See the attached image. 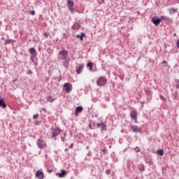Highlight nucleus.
Instances as JSON below:
<instances>
[{
  "label": "nucleus",
  "instance_id": "obj_34",
  "mask_svg": "<svg viewBox=\"0 0 179 179\" xmlns=\"http://www.w3.org/2000/svg\"><path fill=\"white\" fill-rule=\"evenodd\" d=\"M80 37H82V36L81 35H77V38H80Z\"/></svg>",
  "mask_w": 179,
  "mask_h": 179
},
{
  "label": "nucleus",
  "instance_id": "obj_32",
  "mask_svg": "<svg viewBox=\"0 0 179 179\" xmlns=\"http://www.w3.org/2000/svg\"><path fill=\"white\" fill-rule=\"evenodd\" d=\"M102 152H103V153H106L107 152V150L103 149V150H102Z\"/></svg>",
  "mask_w": 179,
  "mask_h": 179
},
{
  "label": "nucleus",
  "instance_id": "obj_6",
  "mask_svg": "<svg viewBox=\"0 0 179 179\" xmlns=\"http://www.w3.org/2000/svg\"><path fill=\"white\" fill-rule=\"evenodd\" d=\"M36 176L37 177V178L38 179H43L44 178V174L43 173L42 171H38L36 173Z\"/></svg>",
  "mask_w": 179,
  "mask_h": 179
},
{
  "label": "nucleus",
  "instance_id": "obj_43",
  "mask_svg": "<svg viewBox=\"0 0 179 179\" xmlns=\"http://www.w3.org/2000/svg\"><path fill=\"white\" fill-rule=\"evenodd\" d=\"M141 103H142V104H145V101H143V102H141Z\"/></svg>",
  "mask_w": 179,
  "mask_h": 179
},
{
  "label": "nucleus",
  "instance_id": "obj_8",
  "mask_svg": "<svg viewBox=\"0 0 179 179\" xmlns=\"http://www.w3.org/2000/svg\"><path fill=\"white\" fill-rule=\"evenodd\" d=\"M59 134H61V129H55L52 132V137L57 136V135H59Z\"/></svg>",
  "mask_w": 179,
  "mask_h": 179
},
{
  "label": "nucleus",
  "instance_id": "obj_39",
  "mask_svg": "<svg viewBox=\"0 0 179 179\" xmlns=\"http://www.w3.org/2000/svg\"><path fill=\"white\" fill-rule=\"evenodd\" d=\"M71 148H73V144H71L70 146Z\"/></svg>",
  "mask_w": 179,
  "mask_h": 179
},
{
  "label": "nucleus",
  "instance_id": "obj_25",
  "mask_svg": "<svg viewBox=\"0 0 179 179\" xmlns=\"http://www.w3.org/2000/svg\"><path fill=\"white\" fill-rule=\"evenodd\" d=\"M44 36H45V37H48V36H50V34L48 32H45L44 34Z\"/></svg>",
  "mask_w": 179,
  "mask_h": 179
},
{
  "label": "nucleus",
  "instance_id": "obj_11",
  "mask_svg": "<svg viewBox=\"0 0 179 179\" xmlns=\"http://www.w3.org/2000/svg\"><path fill=\"white\" fill-rule=\"evenodd\" d=\"M29 52L32 55V57H36V55H37V52H36V50L33 48L29 49Z\"/></svg>",
  "mask_w": 179,
  "mask_h": 179
},
{
  "label": "nucleus",
  "instance_id": "obj_15",
  "mask_svg": "<svg viewBox=\"0 0 179 179\" xmlns=\"http://www.w3.org/2000/svg\"><path fill=\"white\" fill-rule=\"evenodd\" d=\"M0 107H3V108H6V103L3 101V99L0 100Z\"/></svg>",
  "mask_w": 179,
  "mask_h": 179
},
{
  "label": "nucleus",
  "instance_id": "obj_5",
  "mask_svg": "<svg viewBox=\"0 0 179 179\" xmlns=\"http://www.w3.org/2000/svg\"><path fill=\"white\" fill-rule=\"evenodd\" d=\"M37 145L40 149H43L45 146V142L42 139H38L37 141Z\"/></svg>",
  "mask_w": 179,
  "mask_h": 179
},
{
  "label": "nucleus",
  "instance_id": "obj_18",
  "mask_svg": "<svg viewBox=\"0 0 179 179\" xmlns=\"http://www.w3.org/2000/svg\"><path fill=\"white\" fill-rule=\"evenodd\" d=\"M157 152L159 156H163V155H164V151L163 150H159Z\"/></svg>",
  "mask_w": 179,
  "mask_h": 179
},
{
  "label": "nucleus",
  "instance_id": "obj_20",
  "mask_svg": "<svg viewBox=\"0 0 179 179\" xmlns=\"http://www.w3.org/2000/svg\"><path fill=\"white\" fill-rule=\"evenodd\" d=\"M171 9H172V11L175 12L176 13H177V12L178 11V9L177 8H172Z\"/></svg>",
  "mask_w": 179,
  "mask_h": 179
},
{
  "label": "nucleus",
  "instance_id": "obj_29",
  "mask_svg": "<svg viewBox=\"0 0 179 179\" xmlns=\"http://www.w3.org/2000/svg\"><path fill=\"white\" fill-rule=\"evenodd\" d=\"M27 73H28V75H31L33 73L31 72V70H29V71H28Z\"/></svg>",
  "mask_w": 179,
  "mask_h": 179
},
{
  "label": "nucleus",
  "instance_id": "obj_14",
  "mask_svg": "<svg viewBox=\"0 0 179 179\" xmlns=\"http://www.w3.org/2000/svg\"><path fill=\"white\" fill-rule=\"evenodd\" d=\"M97 127H98V128H101V131H104L106 129V126L103 123L98 124Z\"/></svg>",
  "mask_w": 179,
  "mask_h": 179
},
{
  "label": "nucleus",
  "instance_id": "obj_23",
  "mask_svg": "<svg viewBox=\"0 0 179 179\" xmlns=\"http://www.w3.org/2000/svg\"><path fill=\"white\" fill-rule=\"evenodd\" d=\"M33 118H34V120H37V118H38V115H34L33 116Z\"/></svg>",
  "mask_w": 179,
  "mask_h": 179
},
{
  "label": "nucleus",
  "instance_id": "obj_35",
  "mask_svg": "<svg viewBox=\"0 0 179 179\" xmlns=\"http://www.w3.org/2000/svg\"><path fill=\"white\" fill-rule=\"evenodd\" d=\"M16 80H17V78L13 80V83H15V82H16Z\"/></svg>",
  "mask_w": 179,
  "mask_h": 179
},
{
  "label": "nucleus",
  "instance_id": "obj_30",
  "mask_svg": "<svg viewBox=\"0 0 179 179\" xmlns=\"http://www.w3.org/2000/svg\"><path fill=\"white\" fill-rule=\"evenodd\" d=\"M141 171H145V166H141Z\"/></svg>",
  "mask_w": 179,
  "mask_h": 179
},
{
  "label": "nucleus",
  "instance_id": "obj_12",
  "mask_svg": "<svg viewBox=\"0 0 179 179\" xmlns=\"http://www.w3.org/2000/svg\"><path fill=\"white\" fill-rule=\"evenodd\" d=\"M137 113H136V111H133V112H131V117L134 119V120H136V118H137Z\"/></svg>",
  "mask_w": 179,
  "mask_h": 179
},
{
  "label": "nucleus",
  "instance_id": "obj_28",
  "mask_svg": "<svg viewBox=\"0 0 179 179\" xmlns=\"http://www.w3.org/2000/svg\"><path fill=\"white\" fill-rule=\"evenodd\" d=\"M64 65H65L66 68H67V67H68V65H69V63H68V62H65V64H64Z\"/></svg>",
  "mask_w": 179,
  "mask_h": 179
},
{
  "label": "nucleus",
  "instance_id": "obj_7",
  "mask_svg": "<svg viewBox=\"0 0 179 179\" xmlns=\"http://www.w3.org/2000/svg\"><path fill=\"white\" fill-rule=\"evenodd\" d=\"M61 173H57V176L59 178H62L63 177H65V176H66V171L64 169H62Z\"/></svg>",
  "mask_w": 179,
  "mask_h": 179
},
{
  "label": "nucleus",
  "instance_id": "obj_22",
  "mask_svg": "<svg viewBox=\"0 0 179 179\" xmlns=\"http://www.w3.org/2000/svg\"><path fill=\"white\" fill-rule=\"evenodd\" d=\"M80 36H80V40L82 41V40H83V37H85V33L81 34Z\"/></svg>",
  "mask_w": 179,
  "mask_h": 179
},
{
  "label": "nucleus",
  "instance_id": "obj_38",
  "mask_svg": "<svg viewBox=\"0 0 179 179\" xmlns=\"http://www.w3.org/2000/svg\"><path fill=\"white\" fill-rule=\"evenodd\" d=\"M48 173H52V170H48Z\"/></svg>",
  "mask_w": 179,
  "mask_h": 179
},
{
  "label": "nucleus",
  "instance_id": "obj_17",
  "mask_svg": "<svg viewBox=\"0 0 179 179\" xmlns=\"http://www.w3.org/2000/svg\"><path fill=\"white\" fill-rule=\"evenodd\" d=\"M163 20H165V21L170 20V18L167 16H162L161 21H163Z\"/></svg>",
  "mask_w": 179,
  "mask_h": 179
},
{
  "label": "nucleus",
  "instance_id": "obj_10",
  "mask_svg": "<svg viewBox=\"0 0 179 179\" xmlns=\"http://www.w3.org/2000/svg\"><path fill=\"white\" fill-rule=\"evenodd\" d=\"M83 111V107L82 106H78L76 108V115H78L79 113H82Z\"/></svg>",
  "mask_w": 179,
  "mask_h": 179
},
{
  "label": "nucleus",
  "instance_id": "obj_44",
  "mask_svg": "<svg viewBox=\"0 0 179 179\" xmlns=\"http://www.w3.org/2000/svg\"><path fill=\"white\" fill-rule=\"evenodd\" d=\"M161 99H164V97H163V96H161Z\"/></svg>",
  "mask_w": 179,
  "mask_h": 179
},
{
  "label": "nucleus",
  "instance_id": "obj_31",
  "mask_svg": "<svg viewBox=\"0 0 179 179\" xmlns=\"http://www.w3.org/2000/svg\"><path fill=\"white\" fill-rule=\"evenodd\" d=\"M176 89H179V81L176 84Z\"/></svg>",
  "mask_w": 179,
  "mask_h": 179
},
{
  "label": "nucleus",
  "instance_id": "obj_2",
  "mask_svg": "<svg viewBox=\"0 0 179 179\" xmlns=\"http://www.w3.org/2000/svg\"><path fill=\"white\" fill-rule=\"evenodd\" d=\"M98 86H104L106 83H107V80H106L103 77H101L99 78V80L96 82Z\"/></svg>",
  "mask_w": 179,
  "mask_h": 179
},
{
  "label": "nucleus",
  "instance_id": "obj_1",
  "mask_svg": "<svg viewBox=\"0 0 179 179\" xmlns=\"http://www.w3.org/2000/svg\"><path fill=\"white\" fill-rule=\"evenodd\" d=\"M59 59H66L68 58V51L62 50L59 53L58 56Z\"/></svg>",
  "mask_w": 179,
  "mask_h": 179
},
{
  "label": "nucleus",
  "instance_id": "obj_13",
  "mask_svg": "<svg viewBox=\"0 0 179 179\" xmlns=\"http://www.w3.org/2000/svg\"><path fill=\"white\" fill-rule=\"evenodd\" d=\"M84 66H85V65H83V64L80 65L79 68L77 69L78 75H79V73H80V72H82Z\"/></svg>",
  "mask_w": 179,
  "mask_h": 179
},
{
  "label": "nucleus",
  "instance_id": "obj_45",
  "mask_svg": "<svg viewBox=\"0 0 179 179\" xmlns=\"http://www.w3.org/2000/svg\"><path fill=\"white\" fill-rule=\"evenodd\" d=\"M86 149H89V147H87Z\"/></svg>",
  "mask_w": 179,
  "mask_h": 179
},
{
  "label": "nucleus",
  "instance_id": "obj_9",
  "mask_svg": "<svg viewBox=\"0 0 179 179\" xmlns=\"http://www.w3.org/2000/svg\"><path fill=\"white\" fill-rule=\"evenodd\" d=\"M152 22L154 23V24H155V26H157V24H159L160 22H162V20L152 18Z\"/></svg>",
  "mask_w": 179,
  "mask_h": 179
},
{
  "label": "nucleus",
  "instance_id": "obj_46",
  "mask_svg": "<svg viewBox=\"0 0 179 179\" xmlns=\"http://www.w3.org/2000/svg\"><path fill=\"white\" fill-rule=\"evenodd\" d=\"M0 99H1V96H0Z\"/></svg>",
  "mask_w": 179,
  "mask_h": 179
},
{
  "label": "nucleus",
  "instance_id": "obj_26",
  "mask_svg": "<svg viewBox=\"0 0 179 179\" xmlns=\"http://www.w3.org/2000/svg\"><path fill=\"white\" fill-rule=\"evenodd\" d=\"M169 13H170L171 15L173 14V10H172L171 8H169Z\"/></svg>",
  "mask_w": 179,
  "mask_h": 179
},
{
  "label": "nucleus",
  "instance_id": "obj_4",
  "mask_svg": "<svg viewBox=\"0 0 179 179\" xmlns=\"http://www.w3.org/2000/svg\"><path fill=\"white\" fill-rule=\"evenodd\" d=\"M64 88L65 89V90L67 93H69V92H71V90H72V84L66 83L64 84Z\"/></svg>",
  "mask_w": 179,
  "mask_h": 179
},
{
  "label": "nucleus",
  "instance_id": "obj_37",
  "mask_svg": "<svg viewBox=\"0 0 179 179\" xmlns=\"http://www.w3.org/2000/svg\"><path fill=\"white\" fill-rule=\"evenodd\" d=\"M87 155H88V156H92V153H91V152H89V153L87 154Z\"/></svg>",
  "mask_w": 179,
  "mask_h": 179
},
{
  "label": "nucleus",
  "instance_id": "obj_40",
  "mask_svg": "<svg viewBox=\"0 0 179 179\" xmlns=\"http://www.w3.org/2000/svg\"><path fill=\"white\" fill-rule=\"evenodd\" d=\"M137 14H138V15H140V14H141V13H140L139 11H138V12H137Z\"/></svg>",
  "mask_w": 179,
  "mask_h": 179
},
{
  "label": "nucleus",
  "instance_id": "obj_24",
  "mask_svg": "<svg viewBox=\"0 0 179 179\" xmlns=\"http://www.w3.org/2000/svg\"><path fill=\"white\" fill-rule=\"evenodd\" d=\"M138 147H136V148H134V150L136 152V153H138V152H141V150L138 149Z\"/></svg>",
  "mask_w": 179,
  "mask_h": 179
},
{
  "label": "nucleus",
  "instance_id": "obj_27",
  "mask_svg": "<svg viewBox=\"0 0 179 179\" xmlns=\"http://www.w3.org/2000/svg\"><path fill=\"white\" fill-rule=\"evenodd\" d=\"M176 45H177L178 48H179V40L177 41Z\"/></svg>",
  "mask_w": 179,
  "mask_h": 179
},
{
  "label": "nucleus",
  "instance_id": "obj_42",
  "mask_svg": "<svg viewBox=\"0 0 179 179\" xmlns=\"http://www.w3.org/2000/svg\"><path fill=\"white\" fill-rule=\"evenodd\" d=\"M173 36H177V34H173Z\"/></svg>",
  "mask_w": 179,
  "mask_h": 179
},
{
  "label": "nucleus",
  "instance_id": "obj_41",
  "mask_svg": "<svg viewBox=\"0 0 179 179\" xmlns=\"http://www.w3.org/2000/svg\"><path fill=\"white\" fill-rule=\"evenodd\" d=\"M65 152H68V148H66V149H65Z\"/></svg>",
  "mask_w": 179,
  "mask_h": 179
},
{
  "label": "nucleus",
  "instance_id": "obj_33",
  "mask_svg": "<svg viewBox=\"0 0 179 179\" xmlns=\"http://www.w3.org/2000/svg\"><path fill=\"white\" fill-rule=\"evenodd\" d=\"M162 64H167V62L166 61V60H164L163 62H162Z\"/></svg>",
  "mask_w": 179,
  "mask_h": 179
},
{
  "label": "nucleus",
  "instance_id": "obj_21",
  "mask_svg": "<svg viewBox=\"0 0 179 179\" xmlns=\"http://www.w3.org/2000/svg\"><path fill=\"white\" fill-rule=\"evenodd\" d=\"M30 14L32 15V16H34V15H36V12L34 10H31L30 12Z\"/></svg>",
  "mask_w": 179,
  "mask_h": 179
},
{
  "label": "nucleus",
  "instance_id": "obj_19",
  "mask_svg": "<svg viewBox=\"0 0 179 179\" xmlns=\"http://www.w3.org/2000/svg\"><path fill=\"white\" fill-rule=\"evenodd\" d=\"M87 66L90 68V70L92 71V66H93V63L89 62Z\"/></svg>",
  "mask_w": 179,
  "mask_h": 179
},
{
  "label": "nucleus",
  "instance_id": "obj_36",
  "mask_svg": "<svg viewBox=\"0 0 179 179\" xmlns=\"http://www.w3.org/2000/svg\"><path fill=\"white\" fill-rule=\"evenodd\" d=\"M110 171H106L107 174H110Z\"/></svg>",
  "mask_w": 179,
  "mask_h": 179
},
{
  "label": "nucleus",
  "instance_id": "obj_16",
  "mask_svg": "<svg viewBox=\"0 0 179 179\" xmlns=\"http://www.w3.org/2000/svg\"><path fill=\"white\" fill-rule=\"evenodd\" d=\"M134 132H141V128L138 127L137 126H134L133 127Z\"/></svg>",
  "mask_w": 179,
  "mask_h": 179
},
{
  "label": "nucleus",
  "instance_id": "obj_3",
  "mask_svg": "<svg viewBox=\"0 0 179 179\" xmlns=\"http://www.w3.org/2000/svg\"><path fill=\"white\" fill-rule=\"evenodd\" d=\"M67 5L69 10H71V13H75V8H73V1L71 0H68Z\"/></svg>",
  "mask_w": 179,
  "mask_h": 179
}]
</instances>
